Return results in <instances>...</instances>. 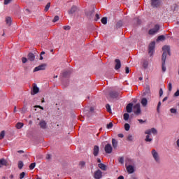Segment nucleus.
Segmentation results:
<instances>
[{"label": "nucleus", "mask_w": 179, "mask_h": 179, "mask_svg": "<svg viewBox=\"0 0 179 179\" xmlns=\"http://www.w3.org/2000/svg\"><path fill=\"white\" fill-rule=\"evenodd\" d=\"M162 50L164 52L162 54V71L166 72V59L167 58V54L170 55V47L168 45H164L162 48Z\"/></svg>", "instance_id": "nucleus-1"}, {"label": "nucleus", "mask_w": 179, "mask_h": 179, "mask_svg": "<svg viewBox=\"0 0 179 179\" xmlns=\"http://www.w3.org/2000/svg\"><path fill=\"white\" fill-rule=\"evenodd\" d=\"M151 155L156 163H160V156L159 155V152L156 151V150L153 149L151 151Z\"/></svg>", "instance_id": "nucleus-2"}, {"label": "nucleus", "mask_w": 179, "mask_h": 179, "mask_svg": "<svg viewBox=\"0 0 179 179\" xmlns=\"http://www.w3.org/2000/svg\"><path fill=\"white\" fill-rule=\"evenodd\" d=\"M159 30H160V26H159V24H156L154 28L149 30L148 34L153 36V34H156Z\"/></svg>", "instance_id": "nucleus-3"}, {"label": "nucleus", "mask_w": 179, "mask_h": 179, "mask_svg": "<svg viewBox=\"0 0 179 179\" xmlns=\"http://www.w3.org/2000/svg\"><path fill=\"white\" fill-rule=\"evenodd\" d=\"M155 45H156V43L155 42H152L149 45L148 54L150 55V57H152L153 55V52H155Z\"/></svg>", "instance_id": "nucleus-4"}, {"label": "nucleus", "mask_w": 179, "mask_h": 179, "mask_svg": "<svg viewBox=\"0 0 179 179\" xmlns=\"http://www.w3.org/2000/svg\"><path fill=\"white\" fill-rule=\"evenodd\" d=\"M45 68H47L46 64H42L34 68V72H38V71H45Z\"/></svg>", "instance_id": "nucleus-5"}, {"label": "nucleus", "mask_w": 179, "mask_h": 179, "mask_svg": "<svg viewBox=\"0 0 179 179\" xmlns=\"http://www.w3.org/2000/svg\"><path fill=\"white\" fill-rule=\"evenodd\" d=\"M145 135H150V134H153V135H157V129L156 128L152 127L151 129H147L145 131Z\"/></svg>", "instance_id": "nucleus-6"}, {"label": "nucleus", "mask_w": 179, "mask_h": 179, "mask_svg": "<svg viewBox=\"0 0 179 179\" xmlns=\"http://www.w3.org/2000/svg\"><path fill=\"white\" fill-rule=\"evenodd\" d=\"M162 5V0H151V6L152 8H159Z\"/></svg>", "instance_id": "nucleus-7"}, {"label": "nucleus", "mask_w": 179, "mask_h": 179, "mask_svg": "<svg viewBox=\"0 0 179 179\" xmlns=\"http://www.w3.org/2000/svg\"><path fill=\"white\" fill-rule=\"evenodd\" d=\"M104 150L106 153H108V155L113 153V146H111V144L108 143L105 145Z\"/></svg>", "instance_id": "nucleus-8"}, {"label": "nucleus", "mask_w": 179, "mask_h": 179, "mask_svg": "<svg viewBox=\"0 0 179 179\" xmlns=\"http://www.w3.org/2000/svg\"><path fill=\"white\" fill-rule=\"evenodd\" d=\"M85 15L88 19H92L94 16V9L85 11Z\"/></svg>", "instance_id": "nucleus-9"}, {"label": "nucleus", "mask_w": 179, "mask_h": 179, "mask_svg": "<svg viewBox=\"0 0 179 179\" xmlns=\"http://www.w3.org/2000/svg\"><path fill=\"white\" fill-rule=\"evenodd\" d=\"M134 113L136 115H139V114H141V103H136L134 106Z\"/></svg>", "instance_id": "nucleus-10"}, {"label": "nucleus", "mask_w": 179, "mask_h": 179, "mask_svg": "<svg viewBox=\"0 0 179 179\" xmlns=\"http://www.w3.org/2000/svg\"><path fill=\"white\" fill-rule=\"evenodd\" d=\"M94 177L95 179H100L101 177H103V172L100 171V169H98L96 171H95Z\"/></svg>", "instance_id": "nucleus-11"}, {"label": "nucleus", "mask_w": 179, "mask_h": 179, "mask_svg": "<svg viewBox=\"0 0 179 179\" xmlns=\"http://www.w3.org/2000/svg\"><path fill=\"white\" fill-rule=\"evenodd\" d=\"M3 166H6V167H8V166H9V163L8 162V161H6V159H0V168L3 167Z\"/></svg>", "instance_id": "nucleus-12"}, {"label": "nucleus", "mask_w": 179, "mask_h": 179, "mask_svg": "<svg viewBox=\"0 0 179 179\" xmlns=\"http://www.w3.org/2000/svg\"><path fill=\"white\" fill-rule=\"evenodd\" d=\"M39 127L41 129H47V122L45 120H41L39 122Z\"/></svg>", "instance_id": "nucleus-13"}, {"label": "nucleus", "mask_w": 179, "mask_h": 179, "mask_svg": "<svg viewBox=\"0 0 179 179\" xmlns=\"http://www.w3.org/2000/svg\"><path fill=\"white\" fill-rule=\"evenodd\" d=\"M127 171L129 173V174H132L135 171V169L134 168V166L132 165H128L126 166Z\"/></svg>", "instance_id": "nucleus-14"}, {"label": "nucleus", "mask_w": 179, "mask_h": 179, "mask_svg": "<svg viewBox=\"0 0 179 179\" xmlns=\"http://www.w3.org/2000/svg\"><path fill=\"white\" fill-rule=\"evenodd\" d=\"M99 152H100V148H99V145H94V150H93V155L95 157L99 156Z\"/></svg>", "instance_id": "nucleus-15"}, {"label": "nucleus", "mask_w": 179, "mask_h": 179, "mask_svg": "<svg viewBox=\"0 0 179 179\" xmlns=\"http://www.w3.org/2000/svg\"><path fill=\"white\" fill-rule=\"evenodd\" d=\"M116 64L115 66V69L116 71H118V69H120V68H121V61L119 59H116L115 60Z\"/></svg>", "instance_id": "nucleus-16"}, {"label": "nucleus", "mask_w": 179, "mask_h": 179, "mask_svg": "<svg viewBox=\"0 0 179 179\" xmlns=\"http://www.w3.org/2000/svg\"><path fill=\"white\" fill-rule=\"evenodd\" d=\"M109 94L112 99H117L120 96V94L115 91L110 92Z\"/></svg>", "instance_id": "nucleus-17"}, {"label": "nucleus", "mask_w": 179, "mask_h": 179, "mask_svg": "<svg viewBox=\"0 0 179 179\" xmlns=\"http://www.w3.org/2000/svg\"><path fill=\"white\" fill-rule=\"evenodd\" d=\"M32 92L33 93H31V94H37V93L40 92V89L38 88V87H37V85L36 84L34 85Z\"/></svg>", "instance_id": "nucleus-18"}, {"label": "nucleus", "mask_w": 179, "mask_h": 179, "mask_svg": "<svg viewBox=\"0 0 179 179\" xmlns=\"http://www.w3.org/2000/svg\"><path fill=\"white\" fill-rule=\"evenodd\" d=\"M76 10H78V7H76V6H73L68 11V13L69 15H73V13H75Z\"/></svg>", "instance_id": "nucleus-19"}, {"label": "nucleus", "mask_w": 179, "mask_h": 179, "mask_svg": "<svg viewBox=\"0 0 179 179\" xmlns=\"http://www.w3.org/2000/svg\"><path fill=\"white\" fill-rule=\"evenodd\" d=\"M134 107V104L130 103H128L127 107H126V110L127 113H132V108Z\"/></svg>", "instance_id": "nucleus-20"}, {"label": "nucleus", "mask_w": 179, "mask_h": 179, "mask_svg": "<svg viewBox=\"0 0 179 179\" xmlns=\"http://www.w3.org/2000/svg\"><path fill=\"white\" fill-rule=\"evenodd\" d=\"M112 146L113 149H117L118 148V141L115 138L112 139Z\"/></svg>", "instance_id": "nucleus-21"}, {"label": "nucleus", "mask_w": 179, "mask_h": 179, "mask_svg": "<svg viewBox=\"0 0 179 179\" xmlns=\"http://www.w3.org/2000/svg\"><path fill=\"white\" fill-rule=\"evenodd\" d=\"M98 167H99V169H101V170H103V171H106L107 170V166L102 163L99 164Z\"/></svg>", "instance_id": "nucleus-22"}, {"label": "nucleus", "mask_w": 179, "mask_h": 179, "mask_svg": "<svg viewBox=\"0 0 179 179\" xmlns=\"http://www.w3.org/2000/svg\"><path fill=\"white\" fill-rule=\"evenodd\" d=\"M36 59V56L33 53H29L28 54V59L29 61H34Z\"/></svg>", "instance_id": "nucleus-23"}, {"label": "nucleus", "mask_w": 179, "mask_h": 179, "mask_svg": "<svg viewBox=\"0 0 179 179\" xmlns=\"http://www.w3.org/2000/svg\"><path fill=\"white\" fill-rule=\"evenodd\" d=\"M141 103L143 107H146V106H148V99L146 98H143Z\"/></svg>", "instance_id": "nucleus-24"}, {"label": "nucleus", "mask_w": 179, "mask_h": 179, "mask_svg": "<svg viewBox=\"0 0 179 179\" xmlns=\"http://www.w3.org/2000/svg\"><path fill=\"white\" fill-rule=\"evenodd\" d=\"M6 24H8V26H10V24H12V17H7L6 18Z\"/></svg>", "instance_id": "nucleus-25"}, {"label": "nucleus", "mask_w": 179, "mask_h": 179, "mask_svg": "<svg viewBox=\"0 0 179 179\" xmlns=\"http://www.w3.org/2000/svg\"><path fill=\"white\" fill-rule=\"evenodd\" d=\"M134 163V161L131 159H127L126 160V164H125V166H130V164H132Z\"/></svg>", "instance_id": "nucleus-26"}, {"label": "nucleus", "mask_w": 179, "mask_h": 179, "mask_svg": "<svg viewBox=\"0 0 179 179\" xmlns=\"http://www.w3.org/2000/svg\"><path fill=\"white\" fill-rule=\"evenodd\" d=\"M143 68H145V69H146L148 68V66H149V62L147 60H144L143 62Z\"/></svg>", "instance_id": "nucleus-27"}, {"label": "nucleus", "mask_w": 179, "mask_h": 179, "mask_svg": "<svg viewBox=\"0 0 179 179\" xmlns=\"http://www.w3.org/2000/svg\"><path fill=\"white\" fill-rule=\"evenodd\" d=\"M51 6V3H48L46 6H45V12H48V10L50 9V7Z\"/></svg>", "instance_id": "nucleus-28"}, {"label": "nucleus", "mask_w": 179, "mask_h": 179, "mask_svg": "<svg viewBox=\"0 0 179 179\" xmlns=\"http://www.w3.org/2000/svg\"><path fill=\"white\" fill-rule=\"evenodd\" d=\"M23 166H24L23 162L22 161H19L18 162V169L20 170H22L23 169Z\"/></svg>", "instance_id": "nucleus-29"}, {"label": "nucleus", "mask_w": 179, "mask_h": 179, "mask_svg": "<svg viewBox=\"0 0 179 179\" xmlns=\"http://www.w3.org/2000/svg\"><path fill=\"white\" fill-rule=\"evenodd\" d=\"M123 118H124V121H128V120H129V113H124L123 115Z\"/></svg>", "instance_id": "nucleus-30"}, {"label": "nucleus", "mask_w": 179, "mask_h": 179, "mask_svg": "<svg viewBox=\"0 0 179 179\" xmlns=\"http://www.w3.org/2000/svg\"><path fill=\"white\" fill-rule=\"evenodd\" d=\"M16 128L17 129H20L21 128H23V123L22 122L17 123Z\"/></svg>", "instance_id": "nucleus-31"}, {"label": "nucleus", "mask_w": 179, "mask_h": 179, "mask_svg": "<svg viewBox=\"0 0 179 179\" xmlns=\"http://www.w3.org/2000/svg\"><path fill=\"white\" fill-rule=\"evenodd\" d=\"M71 74L70 71H64L62 73L63 78H67Z\"/></svg>", "instance_id": "nucleus-32"}, {"label": "nucleus", "mask_w": 179, "mask_h": 179, "mask_svg": "<svg viewBox=\"0 0 179 179\" xmlns=\"http://www.w3.org/2000/svg\"><path fill=\"white\" fill-rule=\"evenodd\" d=\"M165 39H166V37L164 36V35H161L157 38L158 41H163V40H165Z\"/></svg>", "instance_id": "nucleus-33"}, {"label": "nucleus", "mask_w": 179, "mask_h": 179, "mask_svg": "<svg viewBox=\"0 0 179 179\" xmlns=\"http://www.w3.org/2000/svg\"><path fill=\"white\" fill-rule=\"evenodd\" d=\"M145 142H152L153 141L152 138H150V136L147 135L145 139Z\"/></svg>", "instance_id": "nucleus-34"}, {"label": "nucleus", "mask_w": 179, "mask_h": 179, "mask_svg": "<svg viewBox=\"0 0 179 179\" xmlns=\"http://www.w3.org/2000/svg\"><path fill=\"white\" fill-rule=\"evenodd\" d=\"M101 22L103 24H106L107 23V17H103L101 20Z\"/></svg>", "instance_id": "nucleus-35"}, {"label": "nucleus", "mask_w": 179, "mask_h": 179, "mask_svg": "<svg viewBox=\"0 0 179 179\" xmlns=\"http://www.w3.org/2000/svg\"><path fill=\"white\" fill-rule=\"evenodd\" d=\"M130 128H131V126L129 125V124L126 123L124 124V129H125V131H129L130 129Z\"/></svg>", "instance_id": "nucleus-36"}, {"label": "nucleus", "mask_w": 179, "mask_h": 179, "mask_svg": "<svg viewBox=\"0 0 179 179\" xmlns=\"http://www.w3.org/2000/svg\"><path fill=\"white\" fill-rule=\"evenodd\" d=\"M106 108L108 111V113H111V106H110V104H106Z\"/></svg>", "instance_id": "nucleus-37"}, {"label": "nucleus", "mask_w": 179, "mask_h": 179, "mask_svg": "<svg viewBox=\"0 0 179 179\" xmlns=\"http://www.w3.org/2000/svg\"><path fill=\"white\" fill-rule=\"evenodd\" d=\"M36 167V162L31 163L29 165V169L30 170H34V169Z\"/></svg>", "instance_id": "nucleus-38"}, {"label": "nucleus", "mask_w": 179, "mask_h": 179, "mask_svg": "<svg viewBox=\"0 0 179 179\" xmlns=\"http://www.w3.org/2000/svg\"><path fill=\"white\" fill-rule=\"evenodd\" d=\"M168 90L169 92H171V90H173V84H171V83H169L168 85Z\"/></svg>", "instance_id": "nucleus-39"}, {"label": "nucleus", "mask_w": 179, "mask_h": 179, "mask_svg": "<svg viewBox=\"0 0 179 179\" xmlns=\"http://www.w3.org/2000/svg\"><path fill=\"white\" fill-rule=\"evenodd\" d=\"M5 138V131H2L0 133V139H3Z\"/></svg>", "instance_id": "nucleus-40"}, {"label": "nucleus", "mask_w": 179, "mask_h": 179, "mask_svg": "<svg viewBox=\"0 0 179 179\" xmlns=\"http://www.w3.org/2000/svg\"><path fill=\"white\" fill-rule=\"evenodd\" d=\"M59 20V16L56 15L55 16L54 19L52 20L53 23H55V22H58Z\"/></svg>", "instance_id": "nucleus-41"}, {"label": "nucleus", "mask_w": 179, "mask_h": 179, "mask_svg": "<svg viewBox=\"0 0 179 179\" xmlns=\"http://www.w3.org/2000/svg\"><path fill=\"white\" fill-rule=\"evenodd\" d=\"M171 114H177V109L172 108L170 109Z\"/></svg>", "instance_id": "nucleus-42"}, {"label": "nucleus", "mask_w": 179, "mask_h": 179, "mask_svg": "<svg viewBox=\"0 0 179 179\" xmlns=\"http://www.w3.org/2000/svg\"><path fill=\"white\" fill-rule=\"evenodd\" d=\"M116 27H122V21H119L116 24Z\"/></svg>", "instance_id": "nucleus-43"}, {"label": "nucleus", "mask_w": 179, "mask_h": 179, "mask_svg": "<svg viewBox=\"0 0 179 179\" xmlns=\"http://www.w3.org/2000/svg\"><path fill=\"white\" fill-rule=\"evenodd\" d=\"M113 122H110L109 124H107L106 128L108 129H111V128H113Z\"/></svg>", "instance_id": "nucleus-44"}, {"label": "nucleus", "mask_w": 179, "mask_h": 179, "mask_svg": "<svg viewBox=\"0 0 179 179\" xmlns=\"http://www.w3.org/2000/svg\"><path fill=\"white\" fill-rule=\"evenodd\" d=\"M160 106H162V102L161 101H159L158 103V105H157V113H160Z\"/></svg>", "instance_id": "nucleus-45"}, {"label": "nucleus", "mask_w": 179, "mask_h": 179, "mask_svg": "<svg viewBox=\"0 0 179 179\" xmlns=\"http://www.w3.org/2000/svg\"><path fill=\"white\" fill-rule=\"evenodd\" d=\"M127 141H134V137L132 136V135L129 134V135L127 136Z\"/></svg>", "instance_id": "nucleus-46"}, {"label": "nucleus", "mask_w": 179, "mask_h": 179, "mask_svg": "<svg viewBox=\"0 0 179 179\" xmlns=\"http://www.w3.org/2000/svg\"><path fill=\"white\" fill-rule=\"evenodd\" d=\"M24 176H26V173L22 172L20 174V179H23L24 178Z\"/></svg>", "instance_id": "nucleus-47"}, {"label": "nucleus", "mask_w": 179, "mask_h": 179, "mask_svg": "<svg viewBox=\"0 0 179 179\" xmlns=\"http://www.w3.org/2000/svg\"><path fill=\"white\" fill-rule=\"evenodd\" d=\"M118 162H119V163H120V164H124V158H123V157L119 158Z\"/></svg>", "instance_id": "nucleus-48"}, {"label": "nucleus", "mask_w": 179, "mask_h": 179, "mask_svg": "<svg viewBox=\"0 0 179 179\" xmlns=\"http://www.w3.org/2000/svg\"><path fill=\"white\" fill-rule=\"evenodd\" d=\"M64 30H71V27L69 25H66L63 27Z\"/></svg>", "instance_id": "nucleus-49"}, {"label": "nucleus", "mask_w": 179, "mask_h": 179, "mask_svg": "<svg viewBox=\"0 0 179 179\" xmlns=\"http://www.w3.org/2000/svg\"><path fill=\"white\" fill-rule=\"evenodd\" d=\"M27 111V108L24 107L22 108L21 113H22V114H24V113H26Z\"/></svg>", "instance_id": "nucleus-50"}, {"label": "nucleus", "mask_w": 179, "mask_h": 179, "mask_svg": "<svg viewBox=\"0 0 179 179\" xmlns=\"http://www.w3.org/2000/svg\"><path fill=\"white\" fill-rule=\"evenodd\" d=\"M22 64H26V62H27V58L22 57Z\"/></svg>", "instance_id": "nucleus-51"}, {"label": "nucleus", "mask_w": 179, "mask_h": 179, "mask_svg": "<svg viewBox=\"0 0 179 179\" xmlns=\"http://www.w3.org/2000/svg\"><path fill=\"white\" fill-rule=\"evenodd\" d=\"M36 108H41V110H44V108L41 106L36 105L34 106Z\"/></svg>", "instance_id": "nucleus-52"}, {"label": "nucleus", "mask_w": 179, "mask_h": 179, "mask_svg": "<svg viewBox=\"0 0 179 179\" xmlns=\"http://www.w3.org/2000/svg\"><path fill=\"white\" fill-rule=\"evenodd\" d=\"M174 96H175V97H178V96H179V90H178L175 92Z\"/></svg>", "instance_id": "nucleus-53"}, {"label": "nucleus", "mask_w": 179, "mask_h": 179, "mask_svg": "<svg viewBox=\"0 0 179 179\" xmlns=\"http://www.w3.org/2000/svg\"><path fill=\"white\" fill-rule=\"evenodd\" d=\"M85 164H86V163L85 162H80V166L81 167H85Z\"/></svg>", "instance_id": "nucleus-54"}, {"label": "nucleus", "mask_w": 179, "mask_h": 179, "mask_svg": "<svg viewBox=\"0 0 179 179\" xmlns=\"http://www.w3.org/2000/svg\"><path fill=\"white\" fill-rule=\"evenodd\" d=\"M99 19H100V15H99V14H96L95 15V20L97 21V20H99Z\"/></svg>", "instance_id": "nucleus-55"}, {"label": "nucleus", "mask_w": 179, "mask_h": 179, "mask_svg": "<svg viewBox=\"0 0 179 179\" xmlns=\"http://www.w3.org/2000/svg\"><path fill=\"white\" fill-rule=\"evenodd\" d=\"M163 96V89L159 90V96L162 97Z\"/></svg>", "instance_id": "nucleus-56"}, {"label": "nucleus", "mask_w": 179, "mask_h": 179, "mask_svg": "<svg viewBox=\"0 0 179 179\" xmlns=\"http://www.w3.org/2000/svg\"><path fill=\"white\" fill-rule=\"evenodd\" d=\"M125 73H129V67L127 66L125 68Z\"/></svg>", "instance_id": "nucleus-57"}, {"label": "nucleus", "mask_w": 179, "mask_h": 179, "mask_svg": "<svg viewBox=\"0 0 179 179\" xmlns=\"http://www.w3.org/2000/svg\"><path fill=\"white\" fill-rule=\"evenodd\" d=\"M10 1H12V0H4V5H8V3H9V2H10Z\"/></svg>", "instance_id": "nucleus-58"}, {"label": "nucleus", "mask_w": 179, "mask_h": 179, "mask_svg": "<svg viewBox=\"0 0 179 179\" xmlns=\"http://www.w3.org/2000/svg\"><path fill=\"white\" fill-rule=\"evenodd\" d=\"M138 121L140 122V124H143V122H145V121H143L142 119H138Z\"/></svg>", "instance_id": "nucleus-59"}, {"label": "nucleus", "mask_w": 179, "mask_h": 179, "mask_svg": "<svg viewBox=\"0 0 179 179\" xmlns=\"http://www.w3.org/2000/svg\"><path fill=\"white\" fill-rule=\"evenodd\" d=\"M117 136H118L119 138H124V134H119L117 135Z\"/></svg>", "instance_id": "nucleus-60"}, {"label": "nucleus", "mask_w": 179, "mask_h": 179, "mask_svg": "<svg viewBox=\"0 0 179 179\" xmlns=\"http://www.w3.org/2000/svg\"><path fill=\"white\" fill-rule=\"evenodd\" d=\"M94 111V108L93 107L90 108V113H93Z\"/></svg>", "instance_id": "nucleus-61"}, {"label": "nucleus", "mask_w": 179, "mask_h": 179, "mask_svg": "<svg viewBox=\"0 0 179 179\" xmlns=\"http://www.w3.org/2000/svg\"><path fill=\"white\" fill-rule=\"evenodd\" d=\"M167 99H168L167 96L164 97V98L163 99L162 101L164 102V101H167Z\"/></svg>", "instance_id": "nucleus-62"}, {"label": "nucleus", "mask_w": 179, "mask_h": 179, "mask_svg": "<svg viewBox=\"0 0 179 179\" xmlns=\"http://www.w3.org/2000/svg\"><path fill=\"white\" fill-rule=\"evenodd\" d=\"M117 179H124V176H119V177L117 178Z\"/></svg>", "instance_id": "nucleus-63"}, {"label": "nucleus", "mask_w": 179, "mask_h": 179, "mask_svg": "<svg viewBox=\"0 0 179 179\" xmlns=\"http://www.w3.org/2000/svg\"><path fill=\"white\" fill-rule=\"evenodd\" d=\"M17 152L18 153H24V152L23 150H18Z\"/></svg>", "instance_id": "nucleus-64"}]
</instances>
